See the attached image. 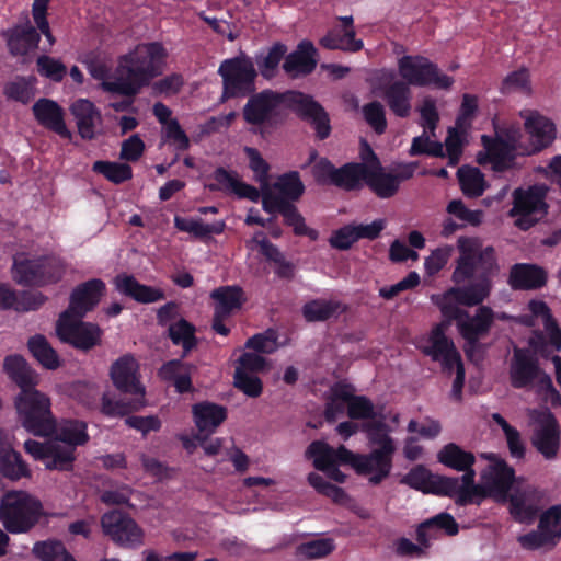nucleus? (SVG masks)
<instances>
[{"mask_svg":"<svg viewBox=\"0 0 561 561\" xmlns=\"http://www.w3.org/2000/svg\"><path fill=\"white\" fill-rule=\"evenodd\" d=\"M459 256L451 274L456 285L472 280L466 286L449 288L444 299L454 298L457 304L473 307L481 305L493 288V278L500 272L495 249L482 247L477 238L460 237L457 241Z\"/></svg>","mask_w":561,"mask_h":561,"instance_id":"nucleus-1","label":"nucleus"},{"mask_svg":"<svg viewBox=\"0 0 561 561\" xmlns=\"http://www.w3.org/2000/svg\"><path fill=\"white\" fill-rule=\"evenodd\" d=\"M167 53L158 42L140 44L133 51L121 56L113 81L104 82L105 92L135 98L142 88L162 73Z\"/></svg>","mask_w":561,"mask_h":561,"instance_id":"nucleus-2","label":"nucleus"},{"mask_svg":"<svg viewBox=\"0 0 561 561\" xmlns=\"http://www.w3.org/2000/svg\"><path fill=\"white\" fill-rule=\"evenodd\" d=\"M44 515L42 502L25 491H9L1 499L0 522L11 534L30 531Z\"/></svg>","mask_w":561,"mask_h":561,"instance_id":"nucleus-3","label":"nucleus"},{"mask_svg":"<svg viewBox=\"0 0 561 561\" xmlns=\"http://www.w3.org/2000/svg\"><path fill=\"white\" fill-rule=\"evenodd\" d=\"M21 425L34 436L48 437L55 428L50 399L37 389L19 392L14 399Z\"/></svg>","mask_w":561,"mask_h":561,"instance_id":"nucleus-4","label":"nucleus"},{"mask_svg":"<svg viewBox=\"0 0 561 561\" xmlns=\"http://www.w3.org/2000/svg\"><path fill=\"white\" fill-rule=\"evenodd\" d=\"M67 272L66 261L50 253L34 257L14 259L12 273L23 286L44 287L59 283Z\"/></svg>","mask_w":561,"mask_h":561,"instance_id":"nucleus-5","label":"nucleus"},{"mask_svg":"<svg viewBox=\"0 0 561 561\" xmlns=\"http://www.w3.org/2000/svg\"><path fill=\"white\" fill-rule=\"evenodd\" d=\"M481 144L484 151L479 152L477 161L480 165H490L495 173H504L519 168L518 157H525L523 141L515 133L496 134L495 136L482 135Z\"/></svg>","mask_w":561,"mask_h":561,"instance_id":"nucleus-6","label":"nucleus"},{"mask_svg":"<svg viewBox=\"0 0 561 561\" xmlns=\"http://www.w3.org/2000/svg\"><path fill=\"white\" fill-rule=\"evenodd\" d=\"M218 75L222 79L221 100L243 99L256 91L257 70L245 54L221 61Z\"/></svg>","mask_w":561,"mask_h":561,"instance_id":"nucleus-7","label":"nucleus"},{"mask_svg":"<svg viewBox=\"0 0 561 561\" xmlns=\"http://www.w3.org/2000/svg\"><path fill=\"white\" fill-rule=\"evenodd\" d=\"M291 90L285 92L264 89L253 92L242 108L244 122L255 127H272L280 122L283 107H289Z\"/></svg>","mask_w":561,"mask_h":561,"instance_id":"nucleus-8","label":"nucleus"},{"mask_svg":"<svg viewBox=\"0 0 561 561\" xmlns=\"http://www.w3.org/2000/svg\"><path fill=\"white\" fill-rule=\"evenodd\" d=\"M530 348L513 347L510 362V381L513 388L523 389L531 386L542 374L537 354L547 357L548 344L543 337L529 341Z\"/></svg>","mask_w":561,"mask_h":561,"instance_id":"nucleus-9","label":"nucleus"},{"mask_svg":"<svg viewBox=\"0 0 561 561\" xmlns=\"http://www.w3.org/2000/svg\"><path fill=\"white\" fill-rule=\"evenodd\" d=\"M399 75L409 87H434L448 90L454 78L440 71L438 66L421 55H405L398 60Z\"/></svg>","mask_w":561,"mask_h":561,"instance_id":"nucleus-10","label":"nucleus"},{"mask_svg":"<svg viewBox=\"0 0 561 561\" xmlns=\"http://www.w3.org/2000/svg\"><path fill=\"white\" fill-rule=\"evenodd\" d=\"M530 444L545 460L552 461L558 458L561 449V427L549 409L533 411Z\"/></svg>","mask_w":561,"mask_h":561,"instance_id":"nucleus-11","label":"nucleus"},{"mask_svg":"<svg viewBox=\"0 0 561 561\" xmlns=\"http://www.w3.org/2000/svg\"><path fill=\"white\" fill-rule=\"evenodd\" d=\"M101 333L96 324L83 322L82 318L68 312H61L56 322L58 339L81 351H90L99 345Z\"/></svg>","mask_w":561,"mask_h":561,"instance_id":"nucleus-12","label":"nucleus"},{"mask_svg":"<svg viewBox=\"0 0 561 561\" xmlns=\"http://www.w3.org/2000/svg\"><path fill=\"white\" fill-rule=\"evenodd\" d=\"M491 462L481 472V484L488 497L496 503L507 502L510 491L515 482V470L504 459L494 454L485 455Z\"/></svg>","mask_w":561,"mask_h":561,"instance_id":"nucleus-13","label":"nucleus"},{"mask_svg":"<svg viewBox=\"0 0 561 561\" xmlns=\"http://www.w3.org/2000/svg\"><path fill=\"white\" fill-rule=\"evenodd\" d=\"M288 108L314 129L319 140H324L330 136L332 128L329 114L311 95L291 90Z\"/></svg>","mask_w":561,"mask_h":561,"instance_id":"nucleus-14","label":"nucleus"},{"mask_svg":"<svg viewBox=\"0 0 561 561\" xmlns=\"http://www.w3.org/2000/svg\"><path fill=\"white\" fill-rule=\"evenodd\" d=\"M447 324L438 323L431 330L428 346L422 348V353L430 356L434 362H440L443 371L451 375L463 366L460 353L454 342L446 335Z\"/></svg>","mask_w":561,"mask_h":561,"instance_id":"nucleus-15","label":"nucleus"},{"mask_svg":"<svg viewBox=\"0 0 561 561\" xmlns=\"http://www.w3.org/2000/svg\"><path fill=\"white\" fill-rule=\"evenodd\" d=\"M101 525L105 535L125 547L139 546L142 542V530L125 512L113 510L103 514Z\"/></svg>","mask_w":561,"mask_h":561,"instance_id":"nucleus-16","label":"nucleus"},{"mask_svg":"<svg viewBox=\"0 0 561 561\" xmlns=\"http://www.w3.org/2000/svg\"><path fill=\"white\" fill-rule=\"evenodd\" d=\"M525 118L524 129L529 139L527 144L523 142L524 156H534L548 148L556 139V125L546 116L536 111L522 115Z\"/></svg>","mask_w":561,"mask_h":561,"instance_id":"nucleus-17","label":"nucleus"},{"mask_svg":"<svg viewBox=\"0 0 561 561\" xmlns=\"http://www.w3.org/2000/svg\"><path fill=\"white\" fill-rule=\"evenodd\" d=\"M110 376L122 393L145 399L146 390L140 382L139 364L131 354L117 358L111 366Z\"/></svg>","mask_w":561,"mask_h":561,"instance_id":"nucleus-18","label":"nucleus"},{"mask_svg":"<svg viewBox=\"0 0 561 561\" xmlns=\"http://www.w3.org/2000/svg\"><path fill=\"white\" fill-rule=\"evenodd\" d=\"M106 285L101 278H92L77 285L69 297V306L64 312L83 318L92 311L104 296Z\"/></svg>","mask_w":561,"mask_h":561,"instance_id":"nucleus-19","label":"nucleus"},{"mask_svg":"<svg viewBox=\"0 0 561 561\" xmlns=\"http://www.w3.org/2000/svg\"><path fill=\"white\" fill-rule=\"evenodd\" d=\"M214 183L207 185L211 192H229L234 194L238 198L249 199L251 202H259L260 191L238 178V173L229 171L224 167H218L211 174Z\"/></svg>","mask_w":561,"mask_h":561,"instance_id":"nucleus-20","label":"nucleus"},{"mask_svg":"<svg viewBox=\"0 0 561 561\" xmlns=\"http://www.w3.org/2000/svg\"><path fill=\"white\" fill-rule=\"evenodd\" d=\"M33 115L37 123L46 129L57 134L64 139H71L72 134L65 123L64 108L54 100L42 98L33 107Z\"/></svg>","mask_w":561,"mask_h":561,"instance_id":"nucleus-21","label":"nucleus"},{"mask_svg":"<svg viewBox=\"0 0 561 561\" xmlns=\"http://www.w3.org/2000/svg\"><path fill=\"white\" fill-rule=\"evenodd\" d=\"M548 272L534 263H515L511 266L507 283L513 290H537L547 285Z\"/></svg>","mask_w":561,"mask_h":561,"instance_id":"nucleus-22","label":"nucleus"},{"mask_svg":"<svg viewBox=\"0 0 561 561\" xmlns=\"http://www.w3.org/2000/svg\"><path fill=\"white\" fill-rule=\"evenodd\" d=\"M113 284L117 291L139 304H152L165 298L162 289L141 284L134 275L127 273L117 274Z\"/></svg>","mask_w":561,"mask_h":561,"instance_id":"nucleus-23","label":"nucleus"},{"mask_svg":"<svg viewBox=\"0 0 561 561\" xmlns=\"http://www.w3.org/2000/svg\"><path fill=\"white\" fill-rule=\"evenodd\" d=\"M317 55L312 42L301 41L294 51L285 56L283 69L291 78L310 75L317 67Z\"/></svg>","mask_w":561,"mask_h":561,"instance_id":"nucleus-24","label":"nucleus"},{"mask_svg":"<svg viewBox=\"0 0 561 561\" xmlns=\"http://www.w3.org/2000/svg\"><path fill=\"white\" fill-rule=\"evenodd\" d=\"M547 190L540 185H531L528 188H516L513 192V207L508 211L511 217L517 215H536L547 213L545 202Z\"/></svg>","mask_w":561,"mask_h":561,"instance_id":"nucleus-25","label":"nucleus"},{"mask_svg":"<svg viewBox=\"0 0 561 561\" xmlns=\"http://www.w3.org/2000/svg\"><path fill=\"white\" fill-rule=\"evenodd\" d=\"M3 369L20 392L36 389L39 382L36 370L19 354L8 355L3 360Z\"/></svg>","mask_w":561,"mask_h":561,"instance_id":"nucleus-26","label":"nucleus"},{"mask_svg":"<svg viewBox=\"0 0 561 561\" xmlns=\"http://www.w3.org/2000/svg\"><path fill=\"white\" fill-rule=\"evenodd\" d=\"M70 112L76 119L78 133L82 139L95 138V127L102 123L100 110L87 99H79L70 106Z\"/></svg>","mask_w":561,"mask_h":561,"instance_id":"nucleus-27","label":"nucleus"},{"mask_svg":"<svg viewBox=\"0 0 561 561\" xmlns=\"http://www.w3.org/2000/svg\"><path fill=\"white\" fill-rule=\"evenodd\" d=\"M379 90L388 107L396 116L405 118L410 115L412 92L404 81L396 80L389 83H381Z\"/></svg>","mask_w":561,"mask_h":561,"instance_id":"nucleus-28","label":"nucleus"},{"mask_svg":"<svg viewBox=\"0 0 561 561\" xmlns=\"http://www.w3.org/2000/svg\"><path fill=\"white\" fill-rule=\"evenodd\" d=\"M359 459L357 474L369 476L368 481L373 485L380 484L391 473L392 456L370 450L368 454H362Z\"/></svg>","mask_w":561,"mask_h":561,"instance_id":"nucleus-29","label":"nucleus"},{"mask_svg":"<svg viewBox=\"0 0 561 561\" xmlns=\"http://www.w3.org/2000/svg\"><path fill=\"white\" fill-rule=\"evenodd\" d=\"M495 313L489 306H480L473 316L467 312V317L458 323V333L462 339H483L494 323Z\"/></svg>","mask_w":561,"mask_h":561,"instance_id":"nucleus-30","label":"nucleus"},{"mask_svg":"<svg viewBox=\"0 0 561 561\" xmlns=\"http://www.w3.org/2000/svg\"><path fill=\"white\" fill-rule=\"evenodd\" d=\"M192 414L197 433L213 434L225 422L228 415L227 408L214 402L203 401L193 404Z\"/></svg>","mask_w":561,"mask_h":561,"instance_id":"nucleus-31","label":"nucleus"},{"mask_svg":"<svg viewBox=\"0 0 561 561\" xmlns=\"http://www.w3.org/2000/svg\"><path fill=\"white\" fill-rule=\"evenodd\" d=\"M53 434H55L54 440L75 449L84 446L90 440L87 422L77 419H65L59 423L55 421Z\"/></svg>","mask_w":561,"mask_h":561,"instance_id":"nucleus-32","label":"nucleus"},{"mask_svg":"<svg viewBox=\"0 0 561 561\" xmlns=\"http://www.w3.org/2000/svg\"><path fill=\"white\" fill-rule=\"evenodd\" d=\"M0 472L12 481L31 476L21 454L15 451L8 439L2 436H0Z\"/></svg>","mask_w":561,"mask_h":561,"instance_id":"nucleus-33","label":"nucleus"},{"mask_svg":"<svg viewBox=\"0 0 561 561\" xmlns=\"http://www.w3.org/2000/svg\"><path fill=\"white\" fill-rule=\"evenodd\" d=\"M365 184L379 198L388 199L399 192L398 179L392 172H386L381 165L369 168L366 172Z\"/></svg>","mask_w":561,"mask_h":561,"instance_id":"nucleus-34","label":"nucleus"},{"mask_svg":"<svg viewBox=\"0 0 561 561\" xmlns=\"http://www.w3.org/2000/svg\"><path fill=\"white\" fill-rule=\"evenodd\" d=\"M345 311L346 306L341 301L321 298L311 299L301 308L302 317L307 322H324L331 318H337Z\"/></svg>","mask_w":561,"mask_h":561,"instance_id":"nucleus-35","label":"nucleus"},{"mask_svg":"<svg viewBox=\"0 0 561 561\" xmlns=\"http://www.w3.org/2000/svg\"><path fill=\"white\" fill-rule=\"evenodd\" d=\"M191 368V365L181 359H171L161 366L159 376L165 381L173 382L178 393H188L193 390Z\"/></svg>","mask_w":561,"mask_h":561,"instance_id":"nucleus-36","label":"nucleus"},{"mask_svg":"<svg viewBox=\"0 0 561 561\" xmlns=\"http://www.w3.org/2000/svg\"><path fill=\"white\" fill-rule=\"evenodd\" d=\"M244 293L240 286H221L214 289L210 294L215 300L214 312L231 317V314L241 309L244 302Z\"/></svg>","mask_w":561,"mask_h":561,"instance_id":"nucleus-37","label":"nucleus"},{"mask_svg":"<svg viewBox=\"0 0 561 561\" xmlns=\"http://www.w3.org/2000/svg\"><path fill=\"white\" fill-rule=\"evenodd\" d=\"M41 36L39 33L30 24L15 26L8 35L7 42L9 50L14 56H25L31 50L37 48Z\"/></svg>","mask_w":561,"mask_h":561,"instance_id":"nucleus-38","label":"nucleus"},{"mask_svg":"<svg viewBox=\"0 0 561 561\" xmlns=\"http://www.w3.org/2000/svg\"><path fill=\"white\" fill-rule=\"evenodd\" d=\"M362 431L366 433L369 445L374 447L371 450L394 456V440L389 435V427L382 420L362 424Z\"/></svg>","mask_w":561,"mask_h":561,"instance_id":"nucleus-39","label":"nucleus"},{"mask_svg":"<svg viewBox=\"0 0 561 561\" xmlns=\"http://www.w3.org/2000/svg\"><path fill=\"white\" fill-rule=\"evenodd\" d=\"M368 165L359 162H347L337 168L334 186L346 192L357 191L365 183Z\"/></svg>","mask_w":561,"mask_h":561,"instance_id":"nucleus-40","label":"nucleus"},{"mask_svg":"<svg viewBox=\"0 0 561 561\" xmlns=\"http://www.w3.org/2000/svg\"><path fill=\"white\" fill-rule=\"evenodd\" d=\"M27 348L32 356L46 369L56 370L60 367L58 353L43 334H35L27 341Z\"/></svg>","mask_w":561,"mask_h":561,"instance_id":"nucleus-41","label":"nucleus"},{"mask_svg":"<svg viewBox=\"0 0 561 561\" xmlns=\"http://www.w3.org/2000/svg\"><path fill=\"white\" fill-rule=\"evenodd\" d=\"M320 45L330 50L340 49L348 53L359 51L364 46L363 41L355 37L354 30L340 28L329 31L320 39Z\"/></svg>","mask_w":561,"mask_h":561,"instance_id":"nucleus-42","label":"nucleus"},{"mask_svg":"<svg viewBox=\"0 0 561 561\" xmlns=\"http://www.w3.org/2000/svg\"><path fill=\"white\" fill-rule=\"evenodd\" d=\"M437 460L445 467L459 471L473 467L476 456L455 443H448L438 451Z\"/></svg>","mask_w":561,"mask_h":561,"instance_id":"nucleus-43","label":"nucleus"},{"mask_svg":"<svg viewBox=\"0 0 561 561\" xmlns=\"http://www.w3.org/2000/svg\"><path fill=\"white\" fill-rule=\"evenodd\" d=\"M168 336L174 345L182 346V357H185L197 346L196 328L184 318L169 325Z\"/></svg>","mask_w":561,"mask_h":561,"instance_id":"nucleus-44","label":"nucleus"},{"mask_svg":"<svg viewBox=\"0 0 561 561\" xmlns=\"http://www.w3.org/2000/svg\"><path fill=\"white\" fill-rule=\"evenodd\" d=\"M273 190L286 198V201L297 203L304 196L306 186L298 171H288L277 176L273 183Z\"/></svg>","mask_w":561,"mask_h":561,"instance_id":"nucleus-45","label":"nucleus"},{"mask_svg":"<svg viewBox=\"0 0 561 561\" xmlns=\"http://www.w3.org/2000/svg\"><path fill=\"white\" fill-rule=\"evenodd\" d=\"M460 188L467 197L476 198L486 190L484 174L476 167H461L457 171Z\"/></svg>","mask_w":561,"mask_h":561,"instance_id":"nucleus-46","label":"nucleus"},{"mask_svg":"<svg viewBox=\"0 0 561 561\" xmlns=\"http://www.w3.org/2000/svg\"><path fill=\"white\" fill-rule=\"evenodd\" d=\"M75 460L76 450L73 447H67L56 440H50L44 462L46 469L68 471L72 469Z\"/></svg>","mask_w":561,"mask_h":561,"instance_id":"nucleus-47","label":"nucleus"},{"mask_svg":"<svg viewBox=\"0 0 561 561\" xmlns=\"http://www.w3.org/2000/svg\"><path fill=\"white\" fill-rule=\"evenodd\" d=\"M287 46L277 42L268 48L266 54L255 56V64L259 68L261 76L267 80L273 79L276 73L282 59L285 58Z\"/></svg>","mask_w":561,"mask_h":561,"instance_id":"nucleus-48","label":"nucleus"},{"mask_svg":"<svg viewBox=\"0 0 561 561\" xmlns=\"http://www.w3.org/2000/svg\"><path fill=\"white\" fill-rule=\"evenodd\" d=\"M174 226L180 231L188 232L198 239L208 238L211 234H220L226 228L224 221L205 224L202 219H188L179 216L174 218Z\"/></svg>","mask_w":561,"mask_h":561,"instance_id":"nucleus-49","label":"nucleus"},{"mask_svg":"<svg viewBox=\"0 0 561 561\" xmlns=\"http://www.w3.org/2000/svg\"><path fill=\"white\" fill-rule=\"evenodd\" d=\"M145 405V399L134 397L131 400H115L108 393L102 396L101 412L108 417L127 416L131 412L140 410Z\"/></svg>","mask_w":561,"mask_h":561,"instance_id":"nucleus-50","label":"nucleus"},{"mask_svg":"<svg viewBox=\"0 0 561 561\" xmlns=\"http://www.w3.org/2000/svg\"><path fill=\"white\" fill-rule=\"evenodd\" d=\"M285 226L293 228V232L297 237H308L310 240L316 241L319 233L316 229L306 225L304 216L300 214L295 203H289L280 214Z\"/></svg>","mask_w":561,"mask_h":561,"instance_id":"nucleus-51","label":"nucleus"},{"mask_svg":"<svg viewBox=\"0 0 561 561\" xmlns=\"http://www.w3.org/2000/svg\"><path fill=\"white\" fill-rule=\"evenodd\" d=\"M92 170L114 184H122L133 178V169L127 163L98 160Z\"/></svg>","mask_w":561,"mask_h":561,"instance_id":"nucleus-52","label":"nucleus"},{"mask_svg":"<svg viewBox=\"0 0 561 561\" xmlns=\"http://www.w3.org/2000/svg\"><path fill=\"white\" fill-rule=\"evenodd\" d=\"M335 548L331 538L313 539L302 542L296 548V557L300 560H312L327 557Z\"/></svg>","mask_w":561,"mask_h":561,"instance_id":"nucleus-53","label":"nucleus"},{"mask_svg":"<svg viewBox=\"0 0 561 561\" xmlns=\"http://www.w3.org/2000/svg\"><path fill=\"white\" fill-rule=\"evenodd\" d=\"M32 552L39 561H66L70 556L61 541L53 539L35 542Z\"/></svg>","mask_w":561,"mask_h":561,"instance_id":"nucleus-54","label":"nucleus"},{"mask_svg":"<svg viewBox=\"0 0 561 561\" xmlns=\"http://www.w3.org/2000/svg\"><path fill=\"white\" fill-rule=\"evenodd\" d=\"M507 502L510 503V514L518 523L529 525L539 513L536 505L526 502L524 494H512Z\"/></svg>","mask_w":561,"mask_h":561,"instance_id":"nucleus-55","label":"nucleus"},{"mask_svg":"<svg viewBox=\"0 0 561 561\" xmlns=\"http://www.w3.org/2000/svg\"><path fill=\"white\" fill-rule=\"evenodd\" d=\"M538 528L551 539L552 545L557 543L561 538V504L553 505L541 514Z\"/></svg>","mask_w":561,"mask_h":561,"instance_id":"nucleus-56","label":"nucleus"},{"mask_svg":"<svg viewBox=\"0 0 561 561\" xmlns=\"http://www.w3.org/2000/svg\"><path fill=\"white\" fill-rule=\"evenodd\" d=\"M306 457L313 460V467L323 471L334 463V448L322 440L312 442L307 450Z\"/></svg>","mask_w":561,"mask_h":561,"instance_id":"nucleus-57","label":"nucleus"},{"mask_svg":"<svg viewBox=\"0 0 561 561\" xmlns=\"http://www.w3.org/2000/svg\"><path fill=\"white\" fill-rule=\"evenodd\" d=\"M308 483L316 489V491L327 497H330L334 503L344 504L347 500L346 492L337 486L327 481L321 474L317 472H310L308 474Z\"/></svg>","mask_w":561,"mask_h":561,"instance_id":"nucleus-58","label":"nucleus"},{"mask_svg":"<svg viewBox=\"0 0 561 561\" xmlns=\"http://www.w3.org/2000/svg\"><path fill=\"white\" fill-rule=\"evenodd\" d=\"M308 483L316 489V491L327 497H330L334 503L344 504L347 500L346 492L337 486L327 481L321 474L317 472H310L308 474Z\"/></svg>","mask_w":561,"mask_h":561,"instance_id":"nucleus-59","label":"nucleus"},{"mask_svg":"<svg viewBox=\"0 0 561 561\" xmlns=\"http://www.w3.org/2000/svg\"><path fill=\"white\" fill-rule=\"evenodd\" d=\"M347 416L351 420L376 421L378 413L375 411L374 403L366 396H355L347 404Z\"/></svg>","mask_w":561,"mask_h":561,"instance_id":"nucleus-60","label":"nucleus"},{"mask_svg":"<svg viewBox=\"0 0 561 561\" xmlns=\"http://www.w3.org/2000/svg\"><path fill=\"white\" fill-rule=\"evenodd\" d=\"M363 116L366 123L378 135L387 129L386 111L383 105L378 101H373L363 106Z\"/></svg>","mask_w":561,"mask_h":561,"instance_id":"nucleus-61","label":"nucleus"},{"mask_svg":"<svg viewBox=\"0 0 561 561\" xmlns=\"http://www.w3.org/2000/svg\"><path fill=\"white\" fill-rule=\"evenodd\" d=\"M37 72L45 78L55 82H60L66 73L67 68L60 61L47 55H42L36 60Z\"/></svg>","mask_w":561,"mask_h":561,"instance_id":"nucleus-62","label":"nucleus"},{"mask_svg":"<svg viewBox=\"0 0 561 561\" xmlns=\"http://www.w3.org/2000/svg\"><path fill=\"white\" fill-rule=\"evenodd\" d=\"M233 385L250 398H257L263 392L262 380L255 375L245 374L241 370H234Z\"/></svg>","mask_w":561,"mask_h":561,"instance_id":"nucleus-63","label":"nucleus"},{"mask_svg":"<svg viewBox=\"0 0 561 561\" xmlns=\"http://www.w3.org/2000/svg\"><path fill=\"white\" fill-rule=\"evenodd\" d=\"M163 137L178 151H186L191 147V140L178 119H171L168 123L163 129Z\"/></svg>","mask_w":561,"mask_h":561,"instance_id":"nucleus-64","label":"nucleus"}]
</instances>
